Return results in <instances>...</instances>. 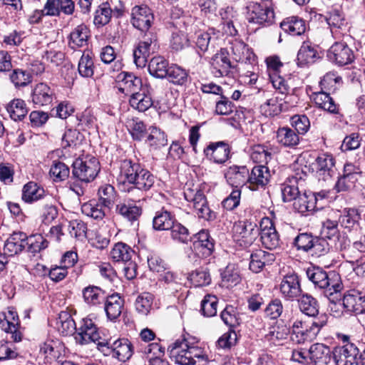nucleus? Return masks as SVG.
<instances>
[{
	"label": "nucleus",
	"instance_id": "1",
	"mask_svg": "<svg viewBox=\"0 0 365 365\" xmlns=\"http://www.w3.org/2000/svg\"><path fill=\"white\" fill-rule=\"evenodd\" d=\"M132 24L134 27L146 31L143 39L133 50L134 62L138 67L145 66L150 56L158 48V38L155 33L148 31L154 21V16L150 8L146 6H136L132 9Z\"/></svg>",
	"mask_w": 365,
	"mask_h": 365
},
{
	"label": "nucleus",
	"instance_id": "2",
	"mask_svg": "<svg viewBox=\"0 0 365 365\" xmlns=\"http://www.w3.org/2000/svg\"><path fill=\"white\" fill-rule=\"evenodd\" d=\"M172 357L180 365H195L196 359H203V350L197 346H190L186 339H178L168 347Z\"/></svg>",
	"mask_w": 365,
	"mask_h": 365
},
{
	"label": "nucleus",
	"instance_id": "3",
	"mask_svg": "<svg viewBox=\"0 0 365 365\" xmlns=\"http://www.w3.org/2000/svg\"><path fill=\"white\" fill-rule=\"evenodd\" d=\"M74 339L77 344L86 345L94 343L100 350L101 346L108 344L106 338L101 336L100 331L95 322L90 318L82 319L75 332Z\"/></svg>",
	"mask_w": 365,
	"mask_h": 365
},
{
	"label": "nucleus",
	"instance_id": "4",
	"mask_svg": "<svg viewBox=\"0 0 365 365\" xmlns=\"http://www.w3.org/2000/svg\"><path fill=\"white\" fill-rule=\"evenodd\" d=\"M342 284L339 274L335 271L321 270V292L324 295V303L330 302L334 306L341 301Z\"/></svg>",
	"mask_w": 365,
	"mask_h": 365
},
{
	"label": "nucleus",
	"instance_id": "5",
	"mask_svg": "<svg viewBox=\"0 0 365 365\" xmlns=\"http://www.w3.org/2000/svg\"><path fill=\"white\" fill-rule=\"evenodd\" d=\"M99 171V161L93 156L86 155L84 158L76 159L73 163V175L82 182L93 181Z\"/></svg>",
	"mask_w": 365,
	"mask_h": 365
},
{
	"label": "nucleus",
	"instance_id": "6",
	"mask_svg": "<svg viewBox=\"0 0 365 365\" xmlns=\"http://www.w3.org/2000/svg\"><path fill=\"white\" fill-rule=\"evenodd\" d=\"M245 16L249 23L259 25H269L274 22V13L272 9L255 1H250L245 8Z\"/></svg>",
	"mask_w": 365,
	"mask_h": 365
},
{
	"label": "nucleus",
	"instance_id": "7",
	"mask_svg": "<svg viewBox=\"0 0 365 365\" xmlns=\"http://www.w3.org/2000/svg\"><path fill=\"white\" fill-rule=\"evenodd\" d=\"M108 344L100 348V351L106 355H110L113 358L120 361H125L130 359L134 352L133 344L126 338H118L113 340L106 338Z\"/></svg>",
	"mask_w": 365,
	"mask_h": 365
},
{
	"label": "nucleus",
	"instance_id": "8",
	"mask_svg": "<svg viewBox=\"0 0 365 365\" xmlns=\"http://www.w3.org/2000/svg\"><path fill=\"white\" fill-rule=\"evenodd\" d=\"M306 178V173L297 169L281 184V192L284 202L295 201L300 194L299 188L304 185Z\"/></svg>",
	"mask_w": 365,
	"mask_h": 365
},
{
	"label": "nucleus",
	"instance_id": "9",
	"mask_svg": "<svg viewBox=\"0 0 365 365\" xmlns=\"http://www.w3.org/2000/svg\"><path fill=\"white\" fill-rule=\"evenodd\" d=\"M185 200L192 204L200 218L211 220L215 217V213L210 210L204 193L199 190L187 188L184 191Z\"/></svg>",
	"mask_w": 365,
	"mask_h": 365
},
{
	"label": "nucleus",
	"instance_id": "10",
	"mask_svg": "<svg viewBox=\"0 0 365 365\" xmlns=\"http://www.w3.org/2000/svg\"><path fill=\"white\" fill-rule=\"evenodd\" d=\"M327 58L339 66H345L354 61V54L345 43L336 42L327 50Z\"/></svg>",
	"mask_w": 365,
	"mask_h": 365
},
{
	"label": "nucleus",
	"instance_id": "11",
	"mask_svg": "<svg viewBox=\"0 0 365 365\" xmlns=\"http://www.w3.org/2000/svg\"><path fill=\"white\" fill-rule=\"evenodd\" d=\"M141 169L139 163H134L130 160L125 159L120 162L117 181L118 185L123 187L122 189L130 187L135 182L137 175Z\"/></svg>",
	"mask_w": 365,
	"mask_h": 365
},
{
	"label": "nucleus",
	"instance_id": "12",
	"mask_svg": "<svg viewBox=\"0 0 365 365\" xmlns=\"http://www.w3.org/2000/svg\"><path fill=\"white\" fill-rule=\"evenodd\" d=\"M260 241L262 245L269 250L275 249L279 242V235L269 219L263 220L260 223L259 233Z\"/></svg>",
	"mask_w": 365,
	"mask_h": 365
},
{
	"label": "nucleus",
	"instance_id": "13",
	"mask_svg": "<svg viewBox=\"0 0 365 365\" xmlns=\"http://www.w3.org/2000/svg\"><path fill=\"white\" fill-rule=\"evenodd\" d=\"M280 292L289 300L297 299L302 294L299 277L295 274L285 275L280 284Z\"/></svg>",
	"mask_w": 365,
	"mask_h": 365
},
{
	"label": "nucleus",
	"instance_id": "14",
	"mask_svg": "<svg viewBox=\"0 0 365 365\" xmlns=\"http://www.w3.org/2000/svg\"><path fill=\"white\" fill-rule=\"evenodd\" d=\"M270 178L269 170L264 165L255 166L251 173L248 171V188L257 190L259 187L265 186Z\"/></svg>",
	"mask_w": 365,
	"mask_h": 365
},
{
	"label": "nucleus",
	"instance_id": "15",
	"mask_svg": "<svg viewBox=\"0 0 365 365\" xmlns=\"http://www.w3.org/2000/svg\"><path fill=\"white\" fill-rule=\"evenodd\" d=\"M211 66L215 76H227L232 67L228 51L226 49L222 48L215 53L212 58Z\"/></svg>",
	"mask_w": 365,
	"mask_h": 365
},
{
	"label": "nucleus",
	"instance_id": "16",
	"mask_svg": "<svg viewBox=\"0 0 365 365\" xmlns=\"http://www.w3.org/2000/svg\"><path fill=\"white\" fill-rule=\"evenodd\" d=\"M31 99L37 107L48 106L54 99V92L47 84L40 83L33 89Z\"/></svg>",
	"mask_w": 365,
	"mask_h": 365
},
{
	"label": "nucleus",
	"instance_id": "17",
	"mask_svg": "<svg viewBox=\"0 0 365 365\" xmlns=\"http://www.w3.org/2000/svg\"><path fill=\"white\" fill-rule=\"evenodd\" d=\"M204 153L207 158L215 163H224L229 158V145L223 141L211 143L204 149Z\"/></svg>",
	"mask_w": 365,
	"mask_h": 365
},
{
	"label": "nucleus",
	"instance_id": "18",
	"mask_svg": "<svg viewBox=\"0 0 365 365\" xmlns=\"http://www.w3.org/2000/svg\"><path fill=\"white\" fill-rule=\"evenodd\" d=\"M0 327L4 331L10 333L14 341H20L21 340L22 334L19 330L20 324L16 312L9 310L4 314V319L0 321Z\"/></svg>",
	"mask_w": 365,
	"mask_h": 365
},
{
	"label": "nucleus",
	"instance_id": "19",
	"mask_svg": "<svg viewBox=\"0 0 365 365\" xmlns=\"http://www.w3.org/2000/svg\"><path fill=\"white\" fill-rule=\"evenodd\" d=\"M337 221L327 220L323 222L321 230V256L328 253L332 245L327 242V240L332 241L338 233Z\"/></svg>",
	"mask_w": 365,
	"mask_h": 365
},
{
	"label": "nucleus",
	"instance_id": "20",
	"mask_svg": "<svg viewBox=\"0 0 365 365\" xmlns=\"http://www.w3.org/2000/svg\"><path fill=\"white\" fill-rule=\"evenodd\" d=\"M317 197L315 192H304L295 199L293 207L302 214L312 213L317 210Z\"/></svg>",
	"mask_w": 365,
	"mask_h": 365
},
{
	"label": "nucleus",
	"instance_id": "21",
	"mask_svg": "<svg viewBox=\"0 0 365 365\" xmlns=\"http://www.w3.org/2000/svg\"><path fill=\"white\" fill-rule=\"evenodd\" d=\"M26 239L25 233L14 232L6 241L3 254L8 257L20 253L26 247Z\"/></svg>",
	"mask_w": 365,
	"mask_h": 365
},
{
	"label": "nucleus",
	"instance_id": "22",
	"mask_svg": "<svg viewBox=\"0 0 365 365\" xmlns=\"http://www.w3.org/2000/svg\"><path fill=\"white\" fill-rule=\"evenodd\" d=\"M227 182L238 188L244 185L248 187V169L245 166L233 165L229 168L225 173Z\"/></svg>",
	"mask_w": 365,
	"mask_h": 365
},
{
	"label": "nucleus",
	"instance_id": "23",
	"mask_svg": "<svg viewBox=\"0 0 365 365\" xmlns=\"http://www.w3.org/2000/svg\"><path fill=\"white\" fill-rule=\"evenodd\" d=\"M89 37L90 30L88 27L83 24L78 25L70 33L68 46L73 50L83 47L87 45Z\"/></svg>",
	"mask_w": 365,
	"mask_h": 365
},
{
	"label": "nucleus",
	"instance_id": "24",
	"mask_svg": "<svg viewBox=\"0 0 365 365\" xmlns=\"http://www.w3.org/2000/svg\"><path fill=\"white\" fill-rule=\"evenodd\" d=\"M275 260L273 253L262 250H256L250 255V269L255 273L259 272L262 268L271 264Z\"/></svg>",
	"mask_w": 365,
	"mask_h": 365
},
{
	"label": "nucleus",
	"instance_id": "25",
	"mask_svg": "<svg viewBox=\"0 0 365 365\" xmlns=\"http://www.w3.org/2000/svg\"><path fill=\"white\" fill-rule=\"evenodd\" d=\"M116 214L130 222L137 221L142 214V209L135 204L128 202H120L115 206Z\"/></svg>",
	"mask_w": 365,
	"mask_h": 365
},
{
	"label": "nucleus",
	"instance_id": "26",
	"mask_svg": "<svg viewBox=\"0 0 365 365\" xmlns=\"http://www.w3.org/2000/svg\"><path fill=\"white\" fill-rule=\"evenodd\" d=\"M123 304L124 300L118 294L107 296L104 301V310L108 319L113 321L119 317Z\"/></svg>",
	"mask_w": 365,
	"mask_h": 365
},
{
	"label": "nucleus",
	"instance_id": "27",
	"mask_svg": "<svg viewBox=\"0 0 365 365\" xmlns=\"http://www.w3.org/2000/svg\"><path fill=\"white\" fill-rule=\"evenodd\" d=\"M233 232L248 243L252 242L259 233V228L251 222H240L233 226Z\"/></svg>",
	"mask_w": 365,
	"mask_h": 365
},
{
	"label": "nucleus",
	"instance_id": "28",
	"mask_svg": "<svg viewBox=\"0 0 365 365\" xmlns=\"http://www.w3.org/2000/svg\"><path fill=\"white\" fill-rule=\"evenodd\" d=\"M129 103L133 109L145 112L153 106V101L151 96L147 93V89L144 88L130 95Z\"/></svg>",
	"mask_w": 365,
	"mask_h": 365
},
{
	"label": "nucleus",
	"instance_id": "29",
	"mask_svg": "<svg viewBox=\"0 0 365 365\" xmlns=\"http://www.w3.org/2000/svg\"><path fill=\"white\" fill-rule=\"evenodd\" d=\"M118 80L121 83L120 89L130 92L131 94L137 93L138 91L143 89L142 80L141 78L135 76L134 74L128 72H122L118 74Z\"/></svg>",
	"mask_w": 365,
	"mask_h": 365
},
{
	"label": "nucleus",
	"instance_id": "30",
	"mask_svg": "<svg viewBox=\"0 0 365 365\" xmlns=\"http://www.w3.org/2000/svg\"><path fill=\"white\" fill-rule=\"evenodd\" d=\"M130 187H123V190L130 192L133 188H137L141 190H148L153 187L155 182V177L148 170L145 169H141L139 170L138 175Z\"/></svg>",
	"mask_w": 365,
	"mask_h": 365
},
{
	"label": "nucleus",
	"instance_id": "31",
	"mask_svg": "<svg viewBox=\"0 0 365 365\" xmlns=\"http://www.w3.org/2000/svg\"><path fill=\"white\" fill-rule=\"evenodd\" d=\"M84 302L89 306H98L104 302L106 296L104 291L96 286L90 285L82 292Z\"/></svg>",
	"mask_w": 365,
	"mask_h": 365
},
{
	"label": "nucleus",
	"instance_id": "32",
	"mask_svg": "<svg viewBox=\"0 0 365 365\" xmlns=\"http://www.w3.org/2000/svg\"><path fill=\"white\" fill-rule=\"evenodd\" d=\"M282 29L292 36H300L306 30L305 23L297 16H291L285 19L281 24Z\"/></svg>",
	"mask_w": 365,
	"mask_h": 365
},
{
	"label": "nucleus",
	"instance_id": "33",
	"mask_svg": "<svg viewBox=\"0 0 365 365\" xmlns=\"http://www.w3.org/2000/svg\"><path fill=\"white\" fill-rule=\"evenodd\" d=\"M45 195L44 189L34 182H29L22 190V200L28 203L37 201Z\"/></svg>",
	"mask_w": 365,
	"mask_h": 365
},
{
	"label": "nucleus",
	"instance_id": "34",
	"mask_svg": "<svg viewBox=\"0 0 365 365\" xmlns=\"http://www.w3.org/2000/svg\"><path fill=\"white\" fill-rule=\"evenodd\" d=\"M302 322L300 321L295 322L292 325V332L291 338L297 343H302L307 338L312 337V335H317L319 332V327L317 322H313L310 329L304 334L302 330Z\"/></svg>",
	"mask_w": 365,
	"mask_h": 365
},
{
	"label": "nucleus",
	"instance_id": "35",
	"mask_svg": "<svg viewBox=\"0 0 365 365\" xmlns=\"http://www.w3.org/2000/svg\"><path fill=\"white\" fill-rule=\"evenodd\" d=\"M277 141L285 147H294L299 143V135L294 130L283 127L278 129L277 132Z\"/></svg>",
	"mask_w": 365,
	"mask_h": 365
},
{
	"label": "nucleus",
	"instance_id": "36",
	"mask_svg": "<svg viewBox=\"0 0 365 365\" xmlns=\"http://www.w3.org/2000/svg\"><path fill=\"white\" fill-rule=\"evenodd\" d=\"M175 222V217L170 212L161 210L156 212L153 220V227L155 230H168Z\"/></svg>",
	"mask_w": 365,
	"mask_h": 365
},
{
	"label": "nucleus",
	"instance_id": "37",
	"mask_svg": "<svg viewBox=\"0 0 365 365\" xmlns=\"http://www.w3.org/2000/svg\"><path fill=\"white\" fill-rule=\"evenodd\" d=\"M168 62L162 56L153 58L148 64V71L150 75L159 78H165L168 75Z\"/></svg>",
	"mask_w": 365,
	"mask_h": 365
},
{
	"label": "nucleus",
	"instance_id": "38",
	"mask_svg": "<svg viewBox=\"0 0 365 365\" xmlns=\"http://www.w3.org/2000/svg\"><path fill=\"white\" fill-rule=\"evenodd\" d=\"M63 345L58 341L49 340L41 346V352L45 355L47 361L51 363L61 355Z\"/></svg>",
	"mask_w": 365,
	"mask_h": 365
},
{
	"label": "nucleus",
	"instance_id": "39",
	"mask_svg": "<svg viewBox=\"0 0 365 365\" xmlns=\"http://www.w3.org/2000/svg\"><path fill=\"white\" fill-rule=\"evenodd\" d=\"M99 202L104 207L110 208L114 205L117 193L114 187L109 184H105L98 189Z\"/></svg>",
	"mask_w": 365,
	"mask_h": 365
},
{
	"label": "nucleus",
	"instance_id": "40",
	"mask_svg": "<svg viewBox=\"0 0 365 365\" xmlns=\"http://www.w3.org/2000/svg\"><path fill=\"white\" fill-rule=\"evenodd\" d=\"M342 83V79L334 72H329L321 79V91L327 93H334Z\"/></svg>",
	"mask_w": 365,
	"mask_h": 365
},
{
	"label": "nucleus",
	"instance_id": "41",
	"mask_svg": "<svg viewBox=\"0 0 365 365\" xmlns=\"http://www.w3.org/2000/svg\"><path fill=\"white\" fill-rule=\"evenodd\" d=\"M317 51L309 43H304L297 53V64L303 66L315 61Z\"/></svg>",
	"mask_w": 365,
	"mask_h": 365
},
{
	"label": "nucleus",
	"instance_id": "42",
	"mask_svg": "<svg viewBox=\"0 0 365 365\" xmlns=\"http://www.w3.org/2000/svg\"><path fill=\"white\" fill-rule=\"evenodd\" d=\"M133 251L127 245L119 242L110 251V257L117 262H125L131 259Z\"/></svg>",
	"mask_w": 365,
	"mask_h": 365
},
{
	"label": "nucleus",
	"instance_id": "43",
	"mask_svg": "<svg viewBox=\"0 0 365 365\" xmlns=\"http://www.w3.org/2000/svg\"><path fill=\"white\" fill-rule=\"evenodd\" d=\"M336 174L335 159L331 154L321 155V176L324 181L331 179Z\"/></svg>",
	"mask_w": 365,
	"mask_h": 365
},
{
	"label": "nucleus",
	"instance_id": "44",
	"mask_svg": "<svg viewBox=\"0 0 365 365\" xmlns=\"http://www.w3.org/2000/svg\"><path fill=\"white\" fill-rule=\"evenodd\" d=\"M342 301L344 308L348 311H358L361 303L365 302V297L356 290H350L344 295Z\"/></svg>",
	"mask_w": 365,
	"mask_h": 365
},
{
	"label": "nucleus",
	"instance_id": "45",
	"mask_svg": "<svg viewBox=\"0 0 365 365\" xmlns=\"http://www.w3.org/2000/svg\"><path fill=\"white\" fill-rule=\"evenodd\" d=\"M6 110L10 117L15 121L22 120L28 112L26 103L21 99H14L11 101Z\"/></svg>",
	"mask_w": 365,
	"mask_h": 365
},
{
	"label": "nucleus",
	"instance_id": "46",
	"mask_svg": "<svg viewBox=\"0 0 365 365\" xmlns=\"http://www.w3.org/2000/svg\"><path fill=\"white\" fill-rule=\"evenodd\" d=\"M149 130L147 143L150 147L153 149H158L167 145V136L163 131L156 127H151Z\"/></svg>",
	"mask_w": 365,
	"mask_h": 365
},
{
	"label": "nucleus",
	"instance_id": "47",
	"mask_svg": "<svg viewBox=\"0 0 365 365\" xmlns=\"http://www.w3.org/2000/svg\"><path fill=\"white\" fill-rule=\"evenodd\" d=\"M297 301L300 309L307 315L315 317L318 314L317 302L311 295L302 294Z\"/></svg>",
	"mask_w": 365,
	"mask_h": 365
},
{
	"label": "nucleus",
	"instance_id": "48",
	"mask_svg": "<svg viewBox=\"0 0 365 365\" xmlns=\"http://www.w3.org/2000/svg\"><path fill=\"white\" fill-rule=\"evenodd\" d=\"M170 230L171 238L177 242L187 244L189 241L192 240L187 228L176 221Z\"/></svg>",
	"mask_w": 365,
	"mask_h": 365
},
{
	"label": "nucleus",
	"instance_id": "49",
	"mask_svg": "<svg viewBox=\"0 0 365 365\" xmlns=\"http://www.w3.org/2000/svg\"><path fill=\"white\" fill-rule=\"evenodd\" d=\"M187 72L177 65L169 66L168 75L165 78L174 84L183 85L187 81Z\"/></svg>",
	"mask_w": 365,
	"mask_h": 365
},
{
	"label": "nucleus",
	"instance_id": "50",
	"mask_svg": "<svg viewBox=\"0 0 365 365\" xmlns=\"http://www.w3.org/2000/svg\"><path fill=\"white\" fill-rule=\"evenodd\" d=\"M49 174L55 182H61L68 178L70 169L64 163L53 161Z\"/></svg>",
	"mask_w": 365,
	"mask_h": 365
},
{
	"label": "nucleus",
	"instance_id": "51",
	"mask_svg": "<svg viewBox=\"0 0 365 365\" xmlns=\"http://www.w3.org/2000/svg\"><path fill=\"white\" fill-rule=\"evenodd\" d=\"M222 286L227 288L233 287L240 282L238 272L235 269L233 264H229L221 273Z\"/></svg>",
	"mask_w": 365,
	"mask_h": 365
},
{
	"label": "nucleus",
	"instance_id": "52",
	"mask_svg": "<svg viewBox=\"0 0 365 365\" xmlns=\"http://www.w3.org/2000/svg\"><path fill=\"white\" fill-rule=\"evenodd\" d=\"M26 246L28 247V250L31 253L39 252L42 250L48 247V242L40 234L26 236L25 240Z\"/></svg>",
	"mask_w": 365,
	"mask_h": 365
},
{
	"label": "nucleus",
	"instance_id": "53",
	"mask_svg": "<svg viewBox=\"0 0 365 365\" xmlns=\"http://www.w3.org/2000/svg\"><path fill=\"white\" fill-rule=\"evenodd\" d=\"M190 280L195 287H202L210 284L211 277L207 268L200 267L190 274Z\"/></svg>",
	"mask_w": 365,
	"mask_h": 365
},
{
	"label": "nucleus",
	"instance_id": "54",
	"mask_svg": "<svg viewBox=\"0 0 365 365\" xmlns=\"http://www.w3.org/2000/svg\"><path fill=\"white\" fill-rule=\"evenodd\" d=\"M153 297L150 293L144 292L139 295L135 302L136 311L142 314L147 315L152 307Z\"/></svg>",
	"mask_w": 365,
	"mask_h": 365
},
{
	"label": "nucleus",
	"instance_id": "55",
	"mask_svg": "<svg viewBox=\"0 0 365 365\" xmlns=\"http://www.w3.org/2000/svg\"><path fill=\"white\" fill-rule=\"evenodd\" d=\"M10 80L16 88L25 87L31 82L32 77L30 72L17 68L11 73Z\"/></svg>",
	"mask_w": 365,
	"mask_h": 365
},
{
	"label": "nucleus",
	"instance_id": "56",
	"mask_svg": "<svg viewBox=\"0 0 365 365\" xmlns=\"http://www.w3.org/2000/svg\"><path fill=\"white\" fill-rule=\"evenodd\" d=\"M217 298L215 295L207 294L201 302V312L207 317H214L217 314Z\"/></svg>",
	"mask_w": 365,
	"mask_h": 365
},
{
	"label": "nucleus",
	"instance_id": "57",
	"mask_svg": "<svg viewBox=\"0 0 365 365\" xmlns=\"http://www.w3.org/2000/svg\"><path fill=\"white\" fill-rule=\"evenodd\" d=\"M251 159L258 163H267L272 158L269 150L262 145H255L252 148Z\"/></svg>",
	"mask_w": 365,
	"mask_h": 365
},
{
	"label": "nucleus",
	"instance_id": "58",
	"mask_svg": "<svg viewBox=\"0 0 365 365\" xmlns=\"http://www.w3.org/2000/svg\"><path fill=\"white\" fill-rule=\"evenodd\" d=\"M126 126L130 130L133 139L140 140L143 138L146 126L142 120L138 118L128 119L126 122Z\"/></svg>",
	"mask_w": 365,
	"mask_h": 365
},
{
	"label": "nucleus",
	"instance_id": "59",
	"mask_svg": "<svg viewBox=\"0 0 365 365\" xmlns=\"http://www.w3.org/2000/svg\"><path fill=\"white\" fill-rule=\"evenodd\" d=\"M220 317L223 322L230 327H236L240 323L239 314L232 306H227L221 312Z\"/></svg>",
	"mask_w": 365,
	"mask_h": 365
},
{
	"label": "nucleus",
	"instance_id": "60",
	"mask_svg": "<svg viewBox=\"0 0 365 365\" xmlns=\"http://www.w3.org/2000/svg\"><path fill=\"white\" fill-rule=\"evenodd\" d=\"M111 9L108 4H101L95 13L93 22L97 26L107 24L111 18Z\"/></svg>",
	"mask_w": 365,
	"mask_h": 365
},
{
	"label": "nucleus",
	"instance_id": "61",
	"mask_svg": "<svg viewBox=\"0 0 365 365\" xmlns=\"http://www.w3.org/2000/svg\"><path fill=\"white\" fill-rule=\"evenodd\" d=\"M102 205L97 203H84L81 207L83 214L95 220H102L105 216V212L102 209Z\"/></svg>",
	"mask_w": 365,
	"mask_h": 365
},
{
	"label": "nucleus",
	"instance_id": "62",
	"mask_svg": "<svg viewBox=\"0 0 365 365\" xmlns=\"http://www.w3.org/2000/svg\"><path fill=\"white\" fill-rule=\"evenodd\" d=\"M78 72L83 77H91L93 74V61L89 53H83L78 63Z\"/></svg>",
	"mask_w": 365,
	"mask_h": 365
},
{
	"label": "nucleus",
	"instance_id": "63",
	"mask_svg": "<svg viewBox=\"0 0 365 365\" xmlns=\"http://www.w3.org/2000/svg\"><path fill=\"white\" fill-rule=\"evenodd\" d=\"M19 356L14 345L8 341H0V361L17 358Z\"/></svg>",
	"mask_w": 365,
	"mask_h": 365
},
{
	"label": "nucleus",
	"instance_id": "64",
	"mask_svg": "<svg viewBox=\"0 0 365 365\" xmlns=\"http://www.w3.org/2000/svg\"><path fill=\"white\" fill-rule=\"evenodd\" d=\"M59 320L61 323V331L63 334H71L74 331L76 332V327L75 321L66 312H61L59 315Z\"/></svg>",
	"mask_w": 365,
	"mask_h": 365
}]
</instances>
